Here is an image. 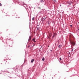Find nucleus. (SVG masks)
I'll return each mask as SVG.
<instances>
[{
  "instance_id": "7",
  "label": "nucleus",
  "mask_w": 79,
  "mask_h": 79,
  "mask_svg": "<svg viewBox=\"0 0 79 79\" xmlns=\"http://www.w3.org/2000/svg\"><path fill=\"white\" fill-rule=\"evenodd\" d=\"M32 40H33V41H34V40H35V38H33L32 39Z\"/></svg>"
},
{
  "instance_id": "11",
  "label": "nucleus",
  "mask_w": 79,
  "mask_h": 79,
  "mask_svg": "<svg viewBox=\"0 0 79 79\" xmlns=\"http://www.w3.org/2000/svg\"><path fill=\"white\" fill-rule=\"evenodd\" d=\"M0 6H2V5L1 3H0Z\"/></svg>"
},
{
  "instance_id": "13",
  "label": "nucleus",
  "mask_w": 79,
  "mask_h": 79,
  "mask_svg": "<svg viewBox=\"0 0 79 79\" xmlns=\"http://www.w3.org/2000/svg\"><path fill=\"white\" fill-rule=\"evenodd\" d=\"M50 36H48V39H50Z\"/></svg>"
},
{
  "instance_id": "1",
  "label": "nucleus",
  "mask_w": 79,
  "mask_h": 79,
  "mask_svg": "<svg viewBox=\"0 0 79 79\" xmlns=\"http://www.w3.org/2000/svg\"><path fill=\"white\" fill-rule=\"evenodd\" d=\"M71 44H72L73 45H75V43L73 41L72 42H71Z\"/></svg>"
},
{
  "instance_id": "5",
  "label": "nucleus",
  "mask_w": 79,
  "mask_h": 79,
  "mask_svg": "<svg viewBox=\"0 0 79 79\" xmlns=\"http://www.w3.org/2000/svg\"><path fill=\"white\" fill-rule=\"evenodd\" d=\"M53 35H54L55 36V35H56V34H55V33H54L53 34Z\"/></svg>"
},
{
  "instance_id": "2",
  "label": "nucleus",
  "mask_w": 79,
  "mask_h": 79,
  "mask_svg": "<svg viewBox=\"0 0 79 79\" xmlns=\"http://www.w3.org/2000/svg\"><path fill=\"white\" fill-rule=\"evenodd\" d=\"M31 40V36H30L28 40V42H30V40Z\"/></svg>"
},
{
  "instance_id": "16",
  "label": "nucleus",
  "mask_w": 79,
  "mask_h": 79,
  "mask_svg": "<svg viewBox=\"0 0 79 79\" xmlns=\"http://www.w3.org/2000/svg\"><path fill=\"white\" fill-rule=\"evenodd\" d=\"M72 25H70V27H72Z\"/></svg>"
},
{
  "instance_id": "6",
  "label": "nucleus",
  "mask_w": 79,
  "mask_h": 79,
  "mask_svg": "<svg viewBox=\"0 0 79 79\" xmlns=\"http://www.w3.org/2000/svg\"><path fill=\"white\" fill-rule=\"evenodd\" d=\"M58 47H59V48H60V47H61V45H59Z\"/></svg>"
},
{
  "instance_id": "12",
  "label": "nucleus",
  "mask_w": 79,
  "mask_h": 79,
  "mask_svg": "<svg viewBox=\"0 0 79 79\" xmlns=\"http://www.w3.org/2000/svg\"><path fill=\"white\" fill-rule=\"evenodd\" d=\"M73 48L72 50H71V52H73Z\"/></svg>"
},
{
  "instance_id": "10",
  "label": "nucleus",
  "mask_w": 79,
  "mask_h": 79,
  "mask_svg": "<svg viewBox=\"0 0 79 79\" xmlns=\"http://www.w3.org/2000/svg\"><path fill=\"white\" fill-rule=\"evenodd\" d=\"M60 61H61V58H60Z\"/></svg>"
},
{
  "instance_id": "4",
  "label": "nucleus",
  "mask_w": 79,
  "mask_h": 79,
  "mask_svg": "<svg viewBox=\"0 0 79 79\" xmlns=\"http://www.w3.org/2000/svg\"><path fill=\"white\" fill-rule=\"evenodd\" d=\"M42 61H44V60H45V58H44V57H43V58L42 59Z\"/></svg>"
},
{
  "instance_id": "20",
  "label": "nucleus",
  "mask_w": 79,
  "mask_h": 79,
  "mask_svg": "<svg viewBox=\"0 0 79 79\" xmlns=\"http://www.w3.org/2000/svg\"><path fill=\"white\" fill-rule=\"evenodd\" d=\"M51 51H52V50H51Z\"/></svg>"
},
{
  "instance_id": "8",
  "label": "nucleus",
  "mask_w": 79,
  "mask_h": 79,
  "mask_svg": "<svg viewBox=\"0 0 79 79\" xmlns=\"http://www.w3.org/2000/svg\"><path fill=\"white\" fill-rule=\"evenodd\" d=\"M34 19H35L34 17H33V18L32 19V20H34Z\"/></svg>"
},
{
  "instance_id": "3",
  "label": "nucleus",
  "mask_w": 79,
  "mask_h": 79,
  "mask_svg": "<svg viewBox=\"0 0 79 79\" xmlns=\"http://www.w3.org/2000/svg\"><path fill=\"white\" fill-rule=\"evenodd\" d=\"M34 61V59H32L31 61V63H33Z\"/></svg>"
},
{
  "instance_id": "18",
  "label": "nucleus",
  "mask_w": 79,
  "mask_h": 79,
  "mask_svg": "<svg viewBox=\"0 0 79 79\" xmlns=\"http://www.w3.org/2000/svg\"><path fill=\"white\" fill-rule=\"evenodd\" d=\"M60 6H61V5H60Z\"/></svg>"
},
{
  "instance_id": "19",
  "label": "nucleus",
  "mask_w": 79,
  "mask_h": 79,
  "mask_svg": "<svg viewBox=\"0 0 79 79\" xmlns=\"http://www.w3.org/2000/svg\"><path fill=\"white\" fill-rule=\"evenodd\" d=\"M54 1H55V2H56V0H54Z\"/></svg>"
},
{
  "instance_id": "14",
  "label": "nucleus",
  "mask_w": 79,
  "mask_h": 79,
  "mask_svg": "<svg viewBox=\"0 0 79 79\" xmlns=\"http://www.w3.org/2000/svg\"><path fill=\"white\" fill-rule=\"evenodd\" d=\"M38 8H39V9H40V7H39Z\"/></svg>"
},
{
  "instance_id": "17",
  "label": "nucleus",
  "mask_w": 79,
  "mask_h": 79,
  "mask_svg": "<svg viewBox=\"0 0 79 79\" xmlns=\"http://www.w3.org/2000/svg\"><path fill=\"white\" fill-rule=\"evenodd\" d=\"M54 36V35H53V37H54V36Z\"/></svg>"
},
{
  "instance_id": "9",
  "label": "nucleus",
  "mask_w": 79,
  "mask_h": 79,
  "mask_svg": "<svg viewBox=\"0 0 79 79\" xmlns=\"http://www.w3.org/2000/svg\"><path fill=\"white\" fill-rule=\"evenodd\" d=\"M40 2H43V0H41Z\"/></svg>"
},
{
  "instance_id": "15",
  "label": "nucleus",
  "mask_w": 79,
  "mask_h": 79,
  "mask_svg": "<svg viewBox=\"0 0 79 79\" xmlns=\"http://www.w3.org/2000/svg\"><path fill=\"white\" fill-rule=\"evenodd\" d=\"M34 42H36V41H35V40H34V41H33Z\"/></svg>"
}]
</instances>
